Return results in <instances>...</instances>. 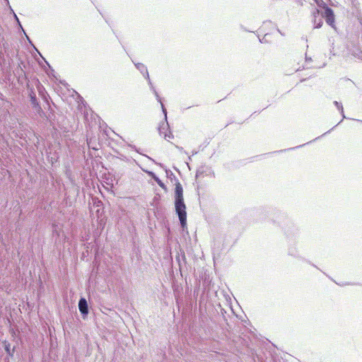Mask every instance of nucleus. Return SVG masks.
Instances as JSON below:
<instances>
[{
  "mask_svg": "<svg viewBox=\"0 0 362 362\" xmlns=\"http://www.w3.org/2000/svg\"><path fill=\"white\" fill-rule=\"evenodd\" d=\"M175 207L180 225L184 229L187 226L186 206L183 199V189L180 182L176 183L175 188Z\"/></svg>",
  "mask_w": 362,
  "mask_h": 362,
  "instance_id": "f257e3e1",
  "label": "nucleus"
},
{
  "mask_svg": "<svg viewBox=\"0 0 362 362\" xmlns=\"http://www.w3.org/2000/svg\"><path fill=\"white\" fill-rule=\"evenodd\" d=\"M136 69L141 72V74L143 75V76L148 80V85L150 86L151 90L153 91V94L155 95L156 100L158 102H160V98L155 89L154 86H153L151 81L149 78L148 71L147 70L146 66L142 64V63H134Z\"/></svg>",
  "mask_w": 362,
  "mask_h": 362,
  "instance_id": "f03ea898",
  "label": "nucleus"
},
{
  "mask_svg": "<svg viewBox=\"0 0 362 362\" xmlns=\"http://www.w3.org/2000/svg\"><path fill=\"white\" fill-rule=\"evenodd\" d=\"M159 103H160L162 111L164 114L165 121L160 124V125L158 127V132H159L160 135H163L165 132H168V131L169 130V124H168V122L167 120V110L165 108L162 102L160 101Z\"/></svg>",
  "mask_w": 362,
  "mask_h": 362,
  "instance_id": "7ed1b4c3",
  "label": "nucleus"
},
{
  "mask_svg": "<svg viewBox=\"0 0 362 362\" xmlns=\"http://www.w3.org/2000/svg\"><path fill=\"white\" fill-rule=\"evenodd\" d=\"M78 309L83 317L88 313V305L87 300L84 298H81L78 302Z\"/></svg>",
  "mask_w": 362,
  "mask_h": 362,
  "instance_id": "20e7f679",
  "label": "nucleus"
},
{
  "mask_svg": "<svg viewBox=\"0 0 362 362\" xmlns=\"http://www.w3.org/2000/svg\"><path fill=\"white\" fill-rule=\"evenodd\" d=\"M313 23H314V28H321L322 25V16H320V11L318 9H316L313 12Z\"/></svg>",
  "mask_w": 362,
  "mask_h": 362,
  "instance_id": "39448f33",
  "label": "nucleus"
},
{
  "mask_svg": "<svg viewBox=\"0 0 362 362\" xmlns=\"http://www.w3.org/2000/svg\"><path fill=\"white\" fill-rule=\"evenodd\" d=\"M322 8H324L325 11L321 14L322 18H326L334 16L332 9L327 6V5L325 6V7H322Z\"/></svg>",
  "mask_w": 362,
  "mask_h": 362,
  "instance_id": "423d86ee",
  "label": "nucleus"
},
{
  "mask_svg": "<svg viewBox=\"0 0 362 362\" xmlns=\"http://www.w3.org/2000/svg\"><path fill=\"white\" fill-rule=\"evenodd\" d=\"M4 349H5L6 352L7 353V354L9 355L10 356H13L15 348L13 347V349H11L10 344L8 343L7 341L4 342Z\"/></svg>",
  "mask_w": 362,
  "mask_h": 362,
  "instance_id": "0eeeda50",
  "label": "nucleus"
},
{
  "mask_svg": "<svg viewBox=\"0 0 362 362\" xmlns=\"http://www.w3.org/2000/svg\"><path fill=\"white\" fill-rule=\"evenodd\" d=\"M149 175L151 176V177L157 182V184L164 188L165 187V185L163 184V182L152 172H149Z\"/></svg>",
  "mask_w": 362,
  "mask_h": 362,
  "instance_id": "6e6552de",
  "label": "nucleus"
},
{
  "mask_svg": "<svg viewBox=\"0 0 362 362\" xmlns=\"http://www.w3.org/2000/svg\"><path fill=\"white\" fill-rule=\"evenodd\" d=\"M334 104L337 107V108L340 111V112L341 114V116H342V119H345L346 116L344 115V108H343V106H342L341 103H338L337 101H334Z\"/></svg>",
  "mask_w": 362,
  "mask_h": 362,
  "instance_id": "1a4fd4ad",
  "label": "nucleus"
},
{
  "mask_svg": "<svg viewBox=\"0 0 362 362\" xmlns=\"http://www.w3.org/2000/svg\"><path fill=\"white\" fill-rule=\"evenodd\" d=\"M10 8H11L10 7ZM11 11L13 12V16H14V18H15V19H16V21H17V23H18V24L19 27L22 29V30L23 31V33H25V31H24V30H23V27H22V25H21V23H20V21H19L18 18V17H17V16H16V14L13 12V11L12 9H11ZM25 35H26L27 39L30 42V40L29 37H28V35H27L26 34H25Z\"/></svg>",
  "mask_w": 362,
  "mask_h": 362,
  "instance_id": "9d476101",
  "label": "nucleus"
},
{
  "mask_svg": "<svg viewBox=\"0 0 362 362\" xmlns=\"http://www.w3.org/2000/svg\"><path fill=\"white\" fill-rule=\"evenodd\" d=\"M325 20L328 25H329L332 28H334V16L326 18Z\"/></svg>",
  "mask_w": 362,
  "mask_h": 362,
  "instance_id": "9b49d317",
  "label": "nucleus"
},
{
  "mask_svg": "<svg viewBox=\"0 0 362 362\" xmlns=\"http://www.w3.org/2000/svg\"><path fill=\"white\" fill-rule=\"evenodd\" d=\"M163 135L164 139L168 141L173 138V135L170 130H168V132H165Z\"/></svg>",
  "mask_w": 362,
  "mask_h": 362,
  "instance_id": "f8f14e48",
  "label": "nucleus"
},
{
  "mask_svg": "<svg viewBox=\"0 0 362 362\" xmlns=\"http://www.w3.org/2000/svg\"><path fill=\"white\" fill-rule=\"evenodd\" d=\"M163 135L164 139L168 141L173 138V135L170 130H168V132H165Z\"/></svg>",
  "mask_w": 362,
  "mask_h": 362,
  "instance_id": "ddd939ff",
  "label": "nucleus"
},
{
  "mask_svg": "<svg viewBox=\"0 0 362 362\" xmlns=\"http://www.w3.org/2000/svg\"><path fill=\"white\" fill-rule=\"evenodd\" d=\"M314 2L319 6V7H325L326 4L323 0H313Z\"/></svg>",
  "mask_w": 362,
  "mask_h": 362,
  "instance_id": "4468645a",
  "label": "nucleus"
},
{
  "mask_svg": "<svg viewBox=\"0 0 362 362\" xmlns=\"http://www.w3.org/2000/svg\"><path fill=\"white\" fill-rule=\"evenodd\" d=\"M330 53L332 54V55H336L337 53L334 52V47H332V49L330 50Z\"/></svg>",
  "mask_w": 362,
  "mask_h": 362,
  "instance_id": "2eb2a0df",
  "label": "nucleus"
},
{
  "mask_svg": "<svg viewBox=\"0 0 362 362\" xmlns=\"http://www.w3.org/2000/svg\"><path fill=\"white\" fill-rule=\"evenodd\" d=\"M53 233H56L57 235H59V233H58V232H57V229H55V230L53 231Z\"/></svg>",
  "mask_w": 362,
  "mask_h": 362,
  "instance_id": "dca6fc26",
  "label": "nucleus"
},
{
  "mask_svg": "<svg viewBox=\"0 0 362 362\" xmlns=\"http://www.w3.org/2000/svg\"><path fill=\"white\" fill-rule=\"evenodd\" d=\"M328 132H330V130H328V132H325V134H322V136H325V134H328Z\"/></svg>",
  "mask_w": 362,
  "mask_h": 362,
  "instance_id": "f3484780",
  "label": "nucleus"
},
{
  "mask_svg": "<svg viewBox=\"0 0 362 362\" xmlns=\"http://www.w3.org/2000/svg\"><path fill=\"white\" fill-rule=\"evenodd\" d=\"M328 132H330V130H328V132H325V134H322V136H325V134H328Z\"/></svg>",
  "mask_w": 362,
  "mask_h": 362,
  "instance_id": "a211bd4d",
  "label": "nucleus"
},
{
  "mask_svg": "<svg viewBox=\"0 0 362 362\" xmlns=\"http://www.w3.org/2000/svg\"><path fill=\"white\" fill-rule=\"evenodd\" d=\"M328 132H330V130H328V132H325V134H322V136H325V134H328Z\"/></svg>",
  "mask_w": 362,
  "mask_h": 362,
  "instance_id": "6ab92c4d",
  "label": "nucleus"
},
{
  "mask_svg": "<svg viewBox=\"0 0 362 362\" xmlns=\"http://www.w3.org/2000/svg\"><path fill=\"white\" fill-rule=\"evenodd\" d=\"M328 132H330V130H328V132H325V134H322V136H325V134H328Z\"/></svg>",
  "mask_w": 362,
  "mask_h": 362,
  "instance_id": "aec40b11",
  "label": "nucleus"
},
{
  "mask_svg": "<svg viewBox=\"0 0 362 362\" xmlns=\"http://www.w3.org/2000/svg\"><path fill=\"white\" fill-rule=\"evenodd\" d=\"M308 60H310H310H311V58H309V59H308V58H306V62H308Z\"/></svg>",
  "mask_w": 362,
  "mask_h": 362,
  "instance_id": "412c9836",
  "label": "nucleus"
},
{
  "mask_svg": "<svg viewBox=\"0 0 362 362\" xmlns=\"http://www.w3.org/2000/svg\"><path fill=\"white\" fill-rule=\"evenodd\" d=\"M304 145H305V144H303V146H304ZM301 146H303V145H299V146H297L296 148H299V147H301Z\"/></svg>",
  "mask_w": 362,
  "mask_h": 362,
  "instance_id": "4be33fe9",
  "label": "nucleus"
},
{
  "mask_svg": "<svg viewBox=\"0 0 362 362\" xmlns=\"http://www.w3.org/2000/svg\"><path fill=\"white\" fill-rule=\"evenodd\" d=\"M129 146H131L132 148H133L136 149V148H135V146H132V145H129Z\"/></svg>",
  "mask_w": 362,
  "mask_h": 362,
  "instance_id": "5701e85b",
  "label": "nucleus"
},
{
  "mask_svg": "<svg viewBox=\"0 0 362 362\" xmlns=\"http://www.w3.org/2000/svg\"><path fill=\"white\" fill-rule=\"evenodd\" d=\"M359 122H362V120H358Z\"/></svg>",
  "mask_w": 362,
  "mask_h": 362,
  "instance_id": "b1692460",
  "label": "nucleus"
}]
</instances>
